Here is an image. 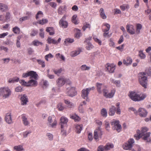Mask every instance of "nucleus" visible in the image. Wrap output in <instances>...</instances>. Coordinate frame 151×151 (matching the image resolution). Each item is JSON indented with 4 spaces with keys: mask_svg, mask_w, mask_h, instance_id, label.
Returning a JSON list of instances; mask_svg holds the SVG:
<instances>
[{
    "mask_svg": "<svg viewBox=\"0 0 151 151\" xmlns=\"http://www.w3.org/2000/svg\"><path fill=\"white\" fill-rule=\"evenodd\" d=\"M96 86L98 93L100 94L103 93L104 96L106 98H112L114 96L116 92L115 90L113 89L110 93H108L109 90L107 86L102 83H97Z\"/></svg>",
    "mask_w": 151,
    "mask_h": 151,
    "instance_id": "nucleus-1",
    "label": "nucleus"
},
{
    "mask_svg": "<svg viewBox=\"0 0 151 151\" xmlns=\"http://www.w3.org/2000/svg\"><path fill=\"white\" fill-rule=\"evenodd\" d=\"M148 130V129L146 127H143L141 128V131L140 132L139 130H137V134L134 135V137L135 139L137 140H139L140 138L143 137V139L145 140H147L148 138L150 135V132H146Z\"/></svg>",
    "mask_w": 151,
    "mask_h": 151,
    "instance_id": "nucleus-2",
    "label": "nucleus"
},
{
    "mask_svg": "<svg viewBox=\"0 0 151 151\" xmlns=\"http://www.w3.org/2000/svg\"><path fill=\"white\" fill-rule=\"evenodd\" d=\"M128 96L132 100L135 101L143 100L147 96L145 94L139 95L133 91L129 92Z\"/></svg>",
    "mask_w": 151,
    "mask_h": 151,
    "instance_id": "nucleus-3",
    "label": "nucleus"
},
{
    "mask_svg": "<svg viewBox=\"0 0 151 151\" xmlns=\"http://www.w3.org/2000/svg\"><path fill=\"white\" fill-rule=\"evenodd\" d=\"M144 73H141L139 74L138 80L140 84L145 88H147V80Z\"/></svg>",
    "mask_w": 151,
    "mask_h": 151,
    "instance_id": "nucleus-4",
    "label": "nucleus"
},
{
    "mask_svg": "<svg viewBox=\"0 0 151 151\" xmlns=\"http://www.w3.org/2000/svg\"><path fill=\"white\" fill-rule=\"evenodd\" d=\"M11 91L8 87H2L0 88V96L4 98H8L11 94Z\"/></svg>",
    "mask_w": 151,
    "mask_h": 151,
    "instance_id": "nucleus-5",
    "label": "nucleus"
},
{
    "mask_svg": "<svg viewBox=\"0 0 151 151\" xmlns=\"http://www.w3.org/2000/svg\"><path fill=\"white\" fill-rule=\"evenodd\" d=\"M65 93L68 96L73 97L77 94V92L75 87H69L67 88Z\"/></svg>",
    "mask_w": 151,
    "mask_h": 151,
    "instance_id": "nucleus-6",
    "label": "nucleus"
},
{
    "mask_svg": "<svg viewBox=\"0 0 151 151\" xmlns=\"http://www.w3.org/2000/svg\"><path fill=\"white\" fill-rule=\"evenodd\" d=\"M29 76L30 77V78H33L35 80H37L38 75L36 72L33 71H30L27 73H24L22 75V77L24 78H27Z\"/></svg>",
    "mask_w": 151,
    "mask_h": 151,
    "instance_id": "nucleus-7",
    "label": "nucleus"
},
{
    "mask_svg": "<svg viewBox=\"0 0 151 151\" xmlns=\"http://www.w3.org/2000/svg\"><path fill=\"white\" fill-rule=\"evenodd\" d=\"M47 121L50 127L52 128L55 127L57 124V121L55 116H49Z\"/></svg>",
    "mask_w": 151,
    "mask_h": 151,
    "instance_id": "nucleus-8",
    "label": "nucleus"
},
{
    "mask_svg": "<svg viewBox=\"0 0 151 151\" xmlns=\"http://www.w3.org/2000/svg\"><path fill=\"white\" fill-rule=\"evenodd\" d=\"M95 89L94 87L91 88H87L86 89H83L82 91L81 96L82 97L88 101V96L89 92L91 90H93Z\"/></svg>",
    "mask_w": 151,
    "mask_h": 151,
    "instance_id": "nucleus-9",
    "label": "nucleus"
},
{
    "mask_svg": "<svg viewBox=\"0 0 151 151\" xmlns=\"http://www.w3.org/2000/svg\"><path fill=\"white\" fill-rule=\"evenodd\" d=\"M119 121L118 120H115L114 119L111 122V124L112 125H114L113 127V129L114 130H116L118 132H119L121 129V126L120 124H119Z\"/></svg>",
    "mask_w": 151,
    "mask_h": 151,
    "instance_id": "nucleus-10",
    "label": "nucleus"
},
{
    "mask_svg": "<svg viewBox=\"0 0 151 151\" xmlns=\"http://www.w3.org/2000/svg\"><path fill=\"white\" fill-rule=\"evenodd\" d=\"M102 134V132L100 128H98L96 129L94 132L93 138L96 141H98L99 138L101 137Z\"/></svg>",
    "mask_w": 151,
    "mask_h": 151,
    "instance_id": "nucleus-11",
    "label": "nucleus"
},
{
    "mask_svg": "<svg viewBox=\"0 0 151 151\" xmlns=\"http://www.w3.org/2000/svg\"><path fill=\"white\" fill-rule=\"evenodd\" d=\"M134 143L133 139H129L128 143L123 145V147L124 149L126 150H130L132 147V144Z\"/></svg>",
    "mask_w": 151,
    "mask_h": 151,
    "instance_id": "nucleus-12",
    "label": "nucleus"
},
{
    "mask_svg": "<svg viewBox=\"0 0 151 151\" xmlns=\"http://www.w3.org/2000/svg\"><path fill=\"white\" fill-rule=\"evenodd\" d=\"M4 120L8 124H11L13 123L12 116L10 112L6 114Z\"/></svg>",
    "mask_w": 151,
    "mask_h": 151,
    "instance_id": "nucleus-13",
    "label": "nucleus"
},
{
    "mask_svg": "<svg viewBox=\"0 0 151 151\" xmlns=\"http://www.w3.org/2000/svg\"><path fill=\"white\" fill-rule=\"evenodd\" d=\"M106 70L110 73H113L115 69V65L112 64L107 63L105 65Z\"/></svg>",
    "mask_w": 151,
    "mask_h": 151,
    "instance_id": "nucleus-14",
    "label": "nucleus"
},
{
    "mask_svg": "<svg viewBox=\"0 0 151 151\" xmlns=\"http://www.w3.org/2000/svg\"><path fill=\"white\" fill-rule=\"evenodd\" d=\"M66 81V78H60L57 80V85L58 87H61L65 84Z\"/></svg>",
    "mask_w": 151,
    "mask_h": 151,
    "instance_id": "nucleus-15",
    "label": "nucleus"
},
{
    "mask_svg": "<svg viewBox=\"0 0 151 151\" xmlns=\"http://www.w3.org/2000/svg\"><path fill=\"white\" fill-rule=\"evenodd\" d=\"M126 29L127 32L131 35L135 34V30L133 25L131 24H127L126 26Z\"/></svg>",
    "mask_w": 151,
    "mask_h": 151,
    "instance_id": "nucleus-16",
    "label": "nucleus"
},
{
    "mask_svg": "<svg viewBox=\"0 0 151 151\" xmlns=\"http://www.w3.org/2000/svg\"><path fill=\"white\" fill-rule=\"evenodd\" d=\"M137 113H139V115L141 117H145L147 115V112L144 108H139L137 111Z\"/></svg>",
    "mask_w": 151,
    "mask_h": 151,
    "instance_id": "nucleus-17",
    "label": "nucleus"
},
{
    "mask_svg": "<svg viewBox=\"0 0 151 151\" xmlns=\"http://www.w3.org/2000/svg\"><path fill=\"white\" fill-rule=\"evenodd\" d=\"M22 123L24 126H27L29 125L30 123L28 120L26 115L23 114L21 116Z\"/></svg>",
    "mask_w": 151,
    "mask_h": 151,
    "instance_id": "nucleus-18",
    "label": "nucleus"
},
{
    "mask_svg": "<svg viewBox=\"0 0 151 151\" xmlns=\"http://www.w3.org/2000/svg\"><path fill=\"white\" fill-rule=\"evenodd\" d=\"M21 103L22 105H25L27 104V102H28V99L27 96L25 94L22 96L20 99Z\"/></svg>",
    "mask_w": 151,
    "mask_h": 151,
    "instance_id": "nucleus-19",
    "label": "nucleus"
},
{
    "mask_svg": "<svg viewBox=\"0 0 151 151\" xmlns=\"http://www.w3.org/2000/svg\"><path fill=\"white\" fill-rule=\"evenodd\" d=\"M66 5L60 6L58 9V13L62 15L66 12Z\"/></svg>",
    "mask_w": 151,
    "mask_h": 151,
    "instance_id": "nucleus-20",
    "label": "nucleus"
},
{
    "mask_svg": "<svg viewBox=\"0 0 151 151\" xmlns=\"http://www.w3.org/2000/svg\"><path fill=\"white\" fill-rule=\"evenodd\" d=\"M110 27V25L107 23H104L102 26V29L103 32H108Z\"/></svg>",
    "mask_w": 151,
    "mask_h": 151,
    "instance_id": "nucleus-21",
    "label": "nucleus"
},
{
    "mask_svg": "<svg viewBox=\"0 0 151 151\" xmlns=\"http://www.w3.org/2000/svg\"><path fill=\"white\" fill-rule=\"evenodd\" d=\"M132 61V60L131 58L129 57H127L126 59L123 60V62L124 65L127 66L131 64Z\"/></svg>",
    "mask_w": 151,
    "mask_h": 151,
    "instance_id": "nucleus-22",
    "label": "nucleus"
},
{
    "mask_svg": "<svg viewBox=\"0 0 151 151\" xmlns=\"http://www.w3.org/2000/svg\"><path fill=\"white\" fill-rule=\"evenodd\" d=\"M116 111L115 107L114 106H111L109 108L108 114L110 116H113L115 114Z\"/></svg>",
    "mask_w": 151,
    "mask_h": 151,
    "instance_id": "nucleus-23",
    "label": "nucleus"
},
{
    "mask_svg": "<svg viewBox=\"0 0 151 151\" xmlns=\"http://www.w3.org/2000/svg\"><path fill=\"white\" fill-rule=\"evenodd\" d=\"M37 85V81L33 79H31L28 81V87H35Z\"/></svg>",
    "mask_w": 151,
    "mask_h": 151,
    "instance_id": "nucleus-24",
    "label": "nucleus"
},
{
    "mask_svg": "<svg viewBox=\"0 0 151 151\" xmlns=\"http://www.w3.org/2000/svg\"><path fill=\"white\" fill-rule=\"evenodd\" d=\"M61 128H63V124H66L68 122V119L67 118L64 116H62L60 119Z\"/></svg>",
    "mask_w": 151,
    "mask_h": 151,
    "instance_id": "nucleus-25",
    "label": "nucleus"
},
{
    "mask_svg": "<svg viewBox=\"0 0 151 151\" xmlns=\"http://www.w3.org/2000/svg\"><path fill=\"white\" fill-rule=\"evenodd\" d=\"M142 28V26L141 24L137 23L136 24V29L135 33L137 34H139L140 32V30Z\"/></svg>",
    "mask_w": 151,
    "mask_h": 151,
    "instance_id": "nucleus-26",
    "label": "nucleus"
},
{
    "mask_svg": "<svg viewBox=\"0 0 151 151\" xmlns=\"http://www.w3.org/2000/svg\"><path fill=\"white\" fill-rule=\"evenodd\" d=\"M64 102L69 108H72L74 107V104L68 99H64Z\"/></svg>",
    "mask_w": 151,
    "mask_h": 151,
    "instance_id": "nucleus-27",
    "label": "nucleus"
},
{
    "mask_svg": "<svg viewBox=\"0 0 151 151\" xmlns=\"http://www.w3.org/2000/svg\"><path fill=\"white\" fill-rule=\"evenodd\" d=\"M59 24L63 28H66L68 26V23L66 21L60 20Z\"/></svg>",
    "mask_w": 151,
    "mask_h": 151,
    "instance_id": "nucleus-28",
    "label": "nucleus"
},
{
    "mask_svg": "<svg viewBox=\"0 0 151 151\" xmlns=\"http://www.w3.org/2000/svg\"><path fill=\"white\" fill-rule=\"evenodd\" d=\"M8 7L6 4L2 3H0V10L2 12L6 11L8 9Z\"/></svg>",
    "mask_w": 151,
    "mask_h": 151,
    "instance_id": "nucleus-29",
    "label": "nucleus"
},
{
    "mask_svg": "<svg viewBox=\"0 0 151 151\" xmlns=\"http://www.w3.org/2000/svg\"><path fill=\"white\" fill-rule=\"evenodd\" d=\"M83 125L82 124H77L76 125V132L77 133L79 134L80 133L82 129Z\"/></svg>",
    "mask_w": 151,
    "mask_h": 151,
    "instance_id": "nucleus-30",
    "label": "nucleus"
},
{
    "mask_svg": "<svg viewBox=\"0 0 151 151\" xmlns=\"http://www.w3.org/2000/svg\"><path fill=\"white\" fill-rule=\"evenodd\" d=\"M70 118L74 119L75 122H78L81 119L79 116L75 114L70 115Z\"/></svg>",
    "mask_w": 151,
    "mask_h": 151,
    "instance_id": "nucleus-31",
    "label": "nucleus"
},
{
    "mask_svg": "<svg viewBox=\"0 0 151 151\" xmlns=\"http://www.w3.org/2000/svg\"><path fill=\"white\" fill-rule=\"evenodd\" d=\"M46 31L49 32L50 35H53L54 34V29L52 27H48L46 28Z\"/></svg>",
    "mask_w": 151,
    "mask_h": 151,
    "instance_id": "nucleus-32",
    "label": "nucleus"
},
{
    "mask_svg": "<svg viewBox=\"0 0 151 151\" xmlns=\"http://www.w3.org/2000/svg\"><path fill=\"white\" fill-rule=\"evenodd\" d=\"M99 12L100 13V16L103 19H105L106 18V15L105 14L103 8H101L99 10Z\"/></svg>",
    "mask_w": 151,
    "mask_h": 151,
    "instance_id": "nucleus-33",
    "label": "nucleus"
},
{
    "mask_svg": "<svg viewBox=\"0 0 151 151\" xmlns=\"http://www.w3.org/2000/svg\"><path fill=\"white\" fill-rule=\"evenodd\" d=\"M13 149L17 151H22L24 150V149L23 146L22 145H18L15 146Z\"/></svg>",
    "mask_w": 151,
    "mask_h": 151,
    "instance_id": "nucleus-34",
    "label": "nucleus"
},
{
    "mask_svg": "<svg viewBox=\"0 0 151 151\" xmlns=\"http://www.w3.org/2000/svg\"><path fill=\"white\" fill-rule=\"evenodd\" d=\"M104 149L106 150H109L111 148H112L114 147V145L113 144L110 143L107 144L104 147Z\"/></svg>",
    "mask_w": 151,
    "mask_h": 151,
    "instance_id": "nucleus-35",
    "label": "nucleus"
},
{
    "mask_svg": "<svg viewBox=\"0 0 151 151\" xmlns=\"http://www.w3.org/2000/svg\"><path fill=\"white\" fill-rule=\"evenodd\" d=\"M74 31L76 32L75 35V37L79 38L81 36V30L75 28L74 29Z\"/></svg>",
    "mask_w": 151,
    "mask_h": 151,
    "instance_id": "nucleus-36",
    "label": "nucleus"
},
{
    "mask_svg": "<svg viewBox=\"0 0 151 151\" xmlns=\"http://www.w3.org/2000/svg\"><path fill=\"white\" fill-rule=\"evenodd\" d=\"M120 9L123 11L125 10L128 9L129 8V6L127 4H124L120 7Z\"/></svg>",
    "mask_w": 151,
    "mask_h": 151,
    "instance_id": "nucleus-37",
    "label": "nucleus"
},
{
    "mask_svg": "<svg viewBox=\"0 0 151 151\" xmlns=\"http://www.w3.org/2000/svg\"><path fill=\"white\" fill-rule=\"evenodd\" d=\"M47 41V43L49 44H56L57 43L56 40L50 37H48V38Z\"/></svg>",
    "mask_w": 151,
    "mask_h": 151,
    "instance_id": "nucleus-38",
    "label": "nucleus"
},
{
    "mask_svg": "<svg viewBox=\"0 0 151 151\" xmlns=\"http://www.w3.org/2000/svg\"><path fill=\"white\" fill-rule=\"evenodd\" d=\"M81 52L80 49H78V50L72 52L70 53V55L72 57L75 56L79 54Z\"/></svg>",
    "mask_w": 151,
    "mask_h": 151,
    "instance_id": "nucleus-39",
    "label": "nucleus"
},
{
    "mask_svg": "<svg viewBox=\"0 0 151 151\" xmlns=\"http://www.w3.org/2000/svg\"><path fill=\"white\" fill-rule=\"evenodd\" d=\"M32 44L35 46H38L39 45H42L43 44L42 42L39 41L37 40L33 41L32 42Z\"/></svg>",
    "mask_w": 151,
    "mask_h": 151,
    "instance_id": "nucleus-40",
    "label": "nucleus"
},
{
    "mask_svg": "<svg viewBox=\"0 0 151 151\" xmlns=\"http://www.w3.org/2000/svg\"><path fill=\"white\" fill-rule=\"evenodd\" d=\"M74 40L73 39H71L70 38H67L65 39V41H64V44L65 45H67V42L72 43L73 42Z\"/></svg>",
    "mask_w": 151,
    "mask_h": 151,
    "instance_id": "nucleus-41",
    "label": "nucleus"
},
{
    "mask_svg": "<svg viewBox=\"0 0 151 151\" xmlns=\"http://www.w3.org/2000/svg\"><path fill=\"white\" fill-rule=\"evenodd\" d=\"M48 22V20L46 19H43L38 21L37 23L42 25Z\"/></svg>",
    "mask_w": 151,
    "mask_h": 151,
    "instance_id": "nucleus-42",
    "label": "nucleus"
},
{
    "mask_svg": "<svg viewBox=\"0 0 151 151\" xmlns=\"http://www.w3.org/2000/svg\"><path fill=\"white\" fill-rule=\"evenodd\" d=\"M43 13L41 11H39L36 16V19L40 18L43 17Z\"/></svg>",
    "mask_w": 151,
    "mask_h": 151,
    "instance_id": "nucleus-43",
    "label": "nucleus"
},
{
    "mask_svg": "<svg viewBox=\"0 0 151 151\" xmlns=\"http://www.w3.org/2000/svg\"><path fill=\"white\" fill-rule=\"evenodd\" d=\"M77 17V15H73L72 17V22H73V23H74L75 24H77L78 23L77 20L76 19Z\"/></svg>",
    "mask_w": 151,
    "mask_h": 151,
    "instance_id": "nucleus-44",
    "label": "nucleus"
},
{
    "mask_svg": "<svg viewBox=\"0 0 151 151\" xmlns=\"http://www.w3.org/2000/svg\"><path fill=\"white\" fill-rule=\"evenodd\" d=\"M101 114L102 116L106 117L107 116V112L106 109L103 108L101 111Z\"/></svg>",
    "mask_w": 151,
    "mask_h": 151,
    "instance_id": "nucleus-45",
    "label": "nucleus"
},
{
    "mask_svg": "<svg viewBox=\"0 0 151 151\" xmlns=\"http://www.w3.org/2000/svg\"><path fill=\"white\" fill-rule=\"evenodd\" d=\"M57 108L59 111H62L64 110V107L63 106V104L60 103L57 105Z\"/></svg>",
    "mask_w": 151,
    "mask_h": 151,
    "instance_id": "nucleus-46",
    "label": "nucleus"
},
{
    "mask_svg": "<svg viewBox=\"0 0 151 151\" xmlns=\"http://www.w3.org/2000/svg\"><path fill=\"white\" fill-rule=\"evenodd\" d=\"M12 31L15 34H18L20 32V29L17 27H15L12 29Z\"/></svg>",
    "mask_w": 151,
    "mask_h": 151,
    "instance_id": "nucleus-47",
    "label": "nucleus"
},
{
    "mask_svg": "<svg viewBox=\"0 0 151 151\" xmlns=\"http://www.w3.org/2000/svg\"><path fill=\"white\" fill-rule=\"evenodd\" d=\"M139 55L141 59H144L146 57L145 55L143 52V51H139Z\"/></svg>",
    "mask_w": 151,
    "mask_h": 151,
    "instance_id": "nucleus-48",
    "label": "nucleus"
},
{
    "mask_svg": "<svg viewBox=\"0 0 151 151\" xmlns=\"http://www.w3.org/2000/svg\"><path fill=\"white\" fill-rule=\"evenodd\" d=\"M93 46L91 43H89L87 45L86 48L87 50H89L93 48Z\"/></svg>",
    "mask_w": 151,
    "mask_h": 151,
    "instance_id": "nucleus-49",
    "label": "nucleus"
},
{
    "mask_svg": "<svg viewBox=\"0 0 151 151\" xmlns=\"http://www.w3.org/2000/svg\"><path fill=\"white\" fill-rule=\"evenodd\" d=\"M90 67L86 66V65H82L81 67V69L83 70H88L90 69Z\"/></svg>",
    "mask_w": 151,
    "mask_h": 151,
    "instance_id": "nucleus-50",
    "label": "nucleus"
},
{
    "mask_svg": "<svg viewBox=\"0 0 151 151\" xmlns=\"http://www.w3.org/2000/svg\"><path fill=\"white\" fill-rule=\"evenodd\" d=\"M93 39L95 42L98 43L99 45H101V40L96 37V36L93 37Z\"/></svg>",
    "mask_w": 151,
    "mask_h": 151,
    "instance_id": "nucleus-51",
    "label": "nucleus"
},
{
    "mask_svg": "<svg viewBox=\"0 0 151 151\" xmlns=\"http://www.w3.org/2000/svg\"><path fill=\"white\" fill-rule=\"evenodd\" d=\"M20 83L23 86H24L28 87V82H26L24 80H21L19 81Z\"/></svg>",
    "mask_w": 151,
    "mask_h": 151,
    "instance_id": "nucleus-52",
    "label": "nucleus"
},
{
    "mask_svg": "<svg viewBox=\"0 0 151 151\" xmlns=\"http://www.w3.org/2000/svg\"><path fill=\"white\" fill-rule=\"evenodd\" d=\"M90 27L91 25L90 24L86 23L82 27V29L84 31H85L86 28H88L90 29Z\"/></svg>",
    "mask_w": 151,
    "mask_h": 151,
    "instance_id": "nucleus-53",
    "label": "nucleus"
},
{
    "mask_svg": "<svg viewBox=\"0 0 151 151\" xmlns=\"http://www.w3.org/2000/svg\"><path fill=\"white\" fill-rule=\"evenodd\" d=\"M37 62L39 64L42 65V67L44 68L45 67V64L44 61L41 60H37Z\"/></svg>",
    "mask_w": 151,
    "mask_h": 151,
    "instance_id": "nucleus-54",
    "label": "nucleus"
},
{
    "mask_svg": "<svg viewBox=\"0 0 151 151\" xmlns=\"http://www.w3.org/2000/svg\"><path fill=\"white\" fill-rule=\"evenodd\" d=\"M31 133V132L30 131H26L23 133L22 135L24 137H26L28 136V134Z\"/></svg>",
    "mask_w": 151,
    "mask_h": 151,
    "instance_id": "nucleus-55",
    "label": "nucleus"
},
{
    "mask_svg": "<svg viewBox=\"0 0 151 151\" xmlns=\"http://www.w3.org/2000/svg\"><path fill=\"white\" fill-rule=\"evenodd\" d=\"M37 33L38 31L37 30L33 29L32 30L31 32L30 33V35L32 36H35L37 34Z\"/></svg>",
    "mask_w": 151,
    "mask_h": 151,
    "instance_id": "nucleus-56",
    "label": "nucleus"
},
{
    "mask_svg": "<svg viewBox=\"0 0 151 151\" xmlns=\"http://www.w3.org/2000/svg\"><path fill=\"white\" fill-rule=\"evenodd\" d=\"M55 56L57 58L59 57L63 60H65V58L64 57L63 55H60L59 53L56 54L55 55Z\"/></svg>",
    "mask_w": 151,
    "mask_h": 151,
    "instance_id": "nucleus-57",
    "label": "nucleus"
},
{
    "mask_svg": "<svg viewBox=\"0 0 151 151\" xmlns=\"http://www.w3.org/2000/svg\"><path fill=\"white\" fill-rule=\"evenodd\" d=\"M62 71V69L60 68L58 70H54L53 71L55 74L58 75Z\"/></svg>",
    "mask_w": 151,
    "mask_h": 151,
    "instance_id": "nucleus-58",
    "label": "nucleus"
},
{
    "mask_svg": "<svg viewBox=\"0 0 151 151\" xmlns=\"http://www.w3.org/2000/svg\"><path fill=\"white\" fill-rule=\"evenodd\" d=\"M46 135L49 140H51L53 139V136L52 134L50 133H47V134Z\"/></svg>",
    "mask_w": 151,
    "mask_h": 151,
    "instance_id": "nucleus-59",
    "label": "nucleus"
},
{
    "mask_svg": "<svg viewBox=\"0 0 151 151\" xmlns=\"http://www.w3.org/2000/svg\"><path fill=\"white\" fill-rule=\"evenodd\" d=\"M78 109L79 112L81 113H83L84 112V109L83 107V104H80L78 108Z\"/></svg>",
    "mask_w": 151,
    "mask_h": 151,
    "instance_id": "nucleus-60",
    "label": "nucleus"
},
{
    "mask_svg": "<svg viewBox=\"0 0 151 151\" xmlns=\"http://www.w3.org/2000/svg\"><path fill=\"white\" fill-rule=\"evenodd\" d=\"M9 34L8 32H6L0 34V38H4Z\"/></svg>",
    "mask_w": 151,
    "mask_h": 151,
    "instance_id": "nucleus-61",
    "label": "nucleus"
},
{
    "mask_svg": "<svg viewBox=\"0 0 151 151\" xmlns=\"http://www.w3.org/2000/svg\"><path fill=\"white\" fill-rule=\"evenodd\" d=\"M28 19V17L24 16L20 18L19 19V21L20 22H22Z\"/></svg>",
    "mask_w": 151,
    "mask_h": 151,
    "instance_id": "nucleus-62",
    "label": "nucleus"
},
{
    "mask_svg": "<svg viewBox=\"0 0 151 151\" xmlns=\"http://www.w3.org/2000/svg\"><path fill=\"white\" fill-rule=\"evenodd\" d=\"M20 40V38L19 37H18L16 43V45L17 47H20V43L19 41Z\"/></svg>",
    "mask_w": 151,
    "mask_h": 151,
    "instance_id": "nucleus-63",
    "label": "nucleus"
},
{
    "mask_svg": "<svg viewBox=\"0 0 151 151\" xmlns=\"http://www.w3.org/2000/svg\"><path fill=\"white\" fill-rule=\"evenodd\" d=\"M50 5L53 8H55L57 6V4L56 3L51 2L49 3Z\"/></svg>",
    "mask_w": 151,
    "mask_h": 151,
    "instance_id": "nucleus-64",
    "label": "nucleus"
}]
</instances>
